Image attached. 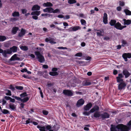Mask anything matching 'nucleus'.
<instances>
[{
  "label": "nucleus",
  "instance_id": "1",
  "mask_svg": "<svg viewBox=\"0 0 131 131\" xmlns=\"http://www.w3.org/2000/svg\"><path fill=\"white\" fill-rule=\"evenodd\" d=\"M130 127L122 124H118L116 126L114 125H111V131H129Z\"/></svg>",
  "mask_w": 131,
  "mask_h": 131
},
{
  "label": "nucleus",
  "instance_id": "2",
  "mask_svg": "<svg viewBox=\"0 0 131 131\" xmlns=\"http://www.w3.org/2000/svg\"><path fill=\"white\" fill-rule=\"evenodd\" d=\"M52 128V126L50 125H47L46 126L47 131L48 130L49 131H57L60 128L59 126L57 124L54 125L52 127L53 129H51Z\"/></svg>",
  "mask_w": 131,
  "mask_h": 131
},
{
  "label": "nucleus",
  "instance_id": "3",
  "mask_svg": "<svg viewBox=\"0 0 131 131\" xmlns=\"http://www.w3.org/2000/svg\"><path fill=\"white\" fill-rule=\"evenodd\" d=\"M35 54L36 56L38 61L40 63H42L45 61L44 56L42 55L40 52L36 51L35 52Z\"/></svg>",
  "mask_w": 131,
  "mask_h": 131
},
{
  "label": "nucleus",
  "instance_id": "4",
  "mask_svg": "<svg viewBox=\"0 0 131 131\" xmlns=\"http://www.w3.org/2000/svg\"><path fill=\"white\" fill-rule=\"evenodd\" d=\"M63 93L65 95L68 96H72L73 95V93L71 90H64L63 91Z\"/></svg>",
  "mask_w": 131,
  "mask_h": 131
},
{
  "label": "nucleus",
  "instance_id": "5",
  "mask_svg": "<svg viewBox=\"0 0 131 131\" xmlns=\"http://www.w3.org/2000/svg\"><path fill=\"white\" fill-rule=\"evenodd\" d=\"M124 77L122 73L118 74V76L116 77L117 82L120 83L121 82H124L122 78Z\"/></svg>",
  "mask_w": 131,
  "mask_h": 131
},
{
  "label": "nucleus",
  "instance_id": "6",
  "mask_svg": "<svg viewBox=\"0 0 131 131\" xmlns=\"http://www.w3.org/2000/svg\"><path fill=\"white\" fill-rule=\"evenodd\" d=\"M54 38L49 37V38H46L45 40V41L46 42H49V43L51 44H55L57 43L56 42L54 41Z\"/></svg>",
  "mask_w": 131,
  "mask_h": 131
},
{
  "label": "nucleus",
  "instance_id": "7",
  "mask_svg": "<svg viewBox=\"0 0 131 131\" xmlns=\"http://www.w3.org/2000/svg\"><path fill=\"white\" fill-rule=\"evenodd\" d=\"M84 103L83 99H81L79 100L76 103V106L78 107H79L82 106Z\"/></svg>",
  "mask_w": 131,
  "mask_h": 131
},
{
  "label": "nucleus",
  "instance_id": "8",
  "mask_svg": "<svg viewBox=\"0 0 131 131\" xmlns=\"http://www.w3.org/2000/svg\"><path fill=\"white\" fill-rule=\"evenodd\" d=\"M126 86V84L124 82H120L118 86V89L119 90H120L124 89Z\"/></svg>",
  "mask_w": 131,
  "mask_h": 131
},
{
  "label": "nucleus",
  "instance_id": "9",
  "mask_svg": "<svg viewBox=\"0 0 131 131\" xmlns=\"http://www.w3.org/2000/svg\"><path fill=\"white\" fill-rule=\"evenodd\" d=\"M3 52L2 53V55L4 57H7V54H10L12 53L11 50L9 49H7L6 50H3Z\"/></svg>",
  "mask_w": 131,
  "mask_h": 131
},
{
  "label": "nucleus",
  "instance_id": "10",
  "mask_svg": "<svg viewBox=\"0 0 131 131\" xmlns=\"http://www.w3.org/2000/svg\"><path fill=\"white\" fill-rule=\"evenodd\" d=\"M101 117L102 119L110 118V115L106 112H104L103 114H101Z\"/></svg>",
  "mask_w": 131,
  "mask_h": 131
},
{
  "label": "nucleus",
  "instance_id": "11",
  "mask_svg": "<svg viewBox=\"0 0 131 131\" xmlns=\"http://www.w3.org/2000/svg\"><path fill=\"white\" fill-rule=\"evenodd\" d=\"M123 73L125 76V78H127L130 75V73L128 72L126 69H124L123 71Z\"/></svg>",
  "mask_w": 131,
  "mask_h": 131
},
{
  "label": "nucleus",
  "instance_id": "12",
  "mask_svg": "<svg viewBox=\"0 0 131 131\" xmlns=\"http://www.w3.org/2000/svg\"><path fill=\"white\" fill-rule=\"evenodd\" d=\"M92 106V104L91 103H90L87 104L84 107V108L85 110L89 111L91 108Z\"/></svg>",
  "mask_w": 131,
  "mask_h": 131
},
{
  "label": "nucleus",
  "instance_id": "13",
  "mask_svg": "<svg viewBox=\"0 0 131 131\" xmlns=\"http://www.w3.org/2000/svg\"><path fill=\"white\" fill-rule=\"evenodd\" d=\"M107 14L106 13H104L103 17V21L104 24H106L107 23Z\"/></svg>",
  "mask_w": 131,
  "mask_h": 131
},
{
  "label": "nucleus",
  "instance_id": "14",
  "mask_svg": "<svg viewBox=\"0 0 131 131\" xmlns=\"http://www.w3.org/2000/svg\"><path fill=\"white\" fill-rule=\"evenodd\" d=\"M26 32V30L23 28H22L20 32L18 34V36L19 37H23L25 34Z\"/></svg>",
  "mask_w": 131,
  "mask_h": 131
},
{
  "label": "nucleus",
  "instance_id": "15",
  "mask_svg": "<svg viewBox=\"0 0 131 131\" xmlns=\"http://www.w3.org/2000/svg\"><path fill=\"white\" fill-rule=\"evenodd\" d=\"M99 107L98 106L95 105L90 110V112L92 113H93L95 111H98L99 110Z\"/></svg>",
  "mask_w": 131,
  "mask_h": 131
},
{
  "label": "nucleus",
  "instance_id": "16",
  "mask_svg": "<svg viewBox=\"0 0 131 131\" xmlns=\"http://www.w3.org/2000/svg\"><path fill=\"white\" fill-rule=\"evenodd\" d=\"M40 7L37 5H34L31 9V10L33 11L37 10H40Z\"/></svg>",
  "mask_w": 131,
  "mask_h": 131
},
{
  "label": "nucleus",
  "instance_id": "17",
  "mask_svg": "<svg viewBox=\"0 0 131 131\" xmlns=\"http://www.w3.org/2000/svg\"><path fill=\"white\" fill-rule=\"evenodd\" d=\"M122 25L119 22L116 23L114 27L117 29L121 30Z\"/></svg>",
  "mask_w": 131,
  "mask_h": 131
},
{
  "label": "nucleus",
  "instance_id": "18",
  "mask_svg": "<svg viewBox=\"0 0 131 131\" xmlns=\"http://www.w3.org/2000/svg\"><path fill=\"white\" fill-rule=\"evenodd\" d=\"M123 21H124V25H129L131 24V20L127 19H123Z\"/></svg>",
  "mask_w": 131,
  "mask_h": 131
},
{
  "label": "nucleus",
  "instance_id": "19",
  "mask_svg": "<svg viewBox=\"0 0 131 131\" xmlns=\"http://www.w3.org/2000/svg\"><path fill=\"white\" fill-rule=\"evenodd\" d=\"M41 125H39L37 126V127L39 129V130L40 131H46V127L45 126H41Z\"/></svg>",
  "mask_w": 131,
  "mask_h": 131
},
{
  "label": "nucleus",
  "instance_id": "20",
  "mask_svg": "<svg viewBox=\"0 0 131 131\" xmlns=\"http://www.w3.org/2000/svg\"><path fill=\"white\" fill-rule=\"evenodd\" d=\"M17 47L16 46H14L10 48L9 50H10L12 52H17Z\"/></svg>",
  "mask_w": 131,
  "mask_h": 131
},
{
  "label": "nucleus",
  "instance_id": "21",
  "mask_svg": "<svg viewBox=\"0 0 131 131\" xmlns=\"http://www.w3.org/2000/svg\"><path fill=\"white\" fill-rule=\"evenodd\" d=\"M9 107L12 110L15 111L16 110V106L13 104L10 103L9 104Z\"/></svg>",
  "mask_w": 131,
  "mask_h": 131
},
{
  "label": "nucleus",
  "instance_id": "22",
  "mask_svg": "<svg viewBox=\"0 0 131 131\" xmlns=\"http://www.w3.org/2000/svg\"><path fill=\"white\" fill-rule=\"evenodd\" d=\"M116 21L115 20L112 19L109 22V24L111 26H114V27L116 23Z\"/></svg>",
  "mask_w": 131,
  "mask_h": 131
},
{
  "label": "nucleus",
  "instance_id": "23",
  "mask_svg": "<svg viewBox=\"0 0 131 131\" xmlns=\"http://www.w3.org/2000/svg\"><path fill=\"white\" fill-rule=\"evenodd\" d=\"M43 6L45 7H52L53 6V4L51 3L47 2L46 3H45L43 4Z\"/></svg>",
  "mask_w": 131,
  "mask_h": 131
},
{
  "label": "nucleus",
  "instance_id": "24",
  "mask_svg": "<svg viewBox=\"0 0 131 131\" xmlns=\"http://www.w3.org/2000/svg\"><path fill=\"white\" fill-rule=\"evenodd\" d=\"M18 28L17 27H14L12 28V32L14 34H16L17 31L18 30Z\"/></svg>",
  "mask_w": 131,
  "mask_h": 131
},
{
  "label": "nucleus",
  "instance_id": "25",
  "mask_svg": "<svg viewBox=\"0 0 131 131\" xmlns=\"http://www.w3.org/2000/svg\"><path fill=\"white\" fill-rule=\"evenodd\" d=\"M40 14V11H35L32 12L31 14V15H36L37 16H39Z\"/></svg>",
  "mask_w": 131,
  "mask_h": 131
},
{
  "label": "nucleus",
  "instance_id": "26",
  "mask_svg": "<svg viewBox=\"0 0 131 131\" xmlns=\"http://www.w3.org/2000/svg\"><path fill=\"white\" fill-rule=\"evenodd\" d=\"M93 116L96 118H99L100 116H101V114H100L99 112H96L94 113Z\"/></svg>",
  "mask_w": 131,
  "mask_h": 131
},
{
  "label": "nucleus",
  "instance_id": "27",
  "mask_svg": "<svg viewBox=\"0 0 131 131\" xmlns=\"http://www.w3.org/2000/svg\"><path fill=\"white\" fill-rule=\"evenodd\" d=\"M20 16L19 13L18 12L15 11L12 14V16L14 17H19Z\"/></svg>",
  "mask_w": 131,
  "mask_h": 131
},
{
  "label": "nucleus",
  "instance_id": "28",
  "mask_svg": "<svg viewBox=\"0 0 131 131\" xmlns=\"http://www.w3.org/2000/svg\"><path fill=\"white\" fill-rule=\"evenodd\" d=\"M122 46L123 47L125 46L126 45L127 46H128V44L126 40H122Z\"/></svg>",
  "mask_w": 131,
  "mask_h": 131
},
{
  "label": "nucleus",
  "instance_id": "29",
  "mask_svg": "<svg viewBox=\"0 0 131 131\" xmlns=\"http://www.w3.org/2000/svg\"><path fill=\"white\" fill-rule=\"evenodd\" d=\"M49 74L52 76H57L58 75V73L56 71H51L49 73Z\"/></svg>",
  "mask_w": 131,
  "mask_h": 131
},
{
  "label": "nucleus",
  "instance_id": "30",
  "mask_svg": "<svg viewBox=\"0 0 131 131\" xmlns=\"http://www.w3.org/2000/svg\"><path fill=\"white\" fill-rule=\"evenodd\" d=\"M29 99V98L28 97H24L23 99H21V102L23 103H25Z\"/></svg>",
  "mask_w": 131,
  "mask_h": 131
},
{
  "label": "nucleus",
  "instance_id": "31",
  "mask_svg": "<svg viewBox=\"0 0 131 131\" xmlns=\"http://www.w3.org/2000/svg\"><path fill=\"white\" fill-rule=\"evenodd\" d=\"M124 12L125 13L126 15H131V12L127 9H125L124 10Z\"/></svg>",
  "mask_w": 131,
  "mask_h": 131
},
{
  "label": "nucleus",
  "instance_id": "32",
  "mask_svg": "<svg viewBox=\"0 0 131 131\" xmlns=\"http://www.w3.org/2000/svg\"><path fill=\"white\" fill-rule=\"evenodd\" d=\"M127 53H125L122 55V57L124 59L125 61H128L127 57Z\"/></svg>",
  "mask_w": 131,
  "mask_h": 131
},
{
  "label": "nucleus",
  "instance_id": "33",
  "mask_svg": "<svg viewBox=\"0 0 131 131\" xmlns=\"http://www.w3.org/2000/svg\"><path fill=\"white\" fill-rule=\"evenodd\" d=\"M21 49L24 51H26L28 49V48L26 46H21L20 47Z\"/></svg>",
  "mask_w": 131,
  "mask_h": 131
},
{
  "label": "nucleus",
  "instance_id": "34",
  "mask_svg": "<svg viewBox=\"0 0 131 131\" xmlns=\"http://www.w3.org/2000/svg\"><path fill=\"white\" fill-rule=\"evenodd\" d=\"M72 27L73 31H75L78 30L79 29H81L80 27L79 26H76L73 27Z\"/></svg>",
  "mask_w": 131,
  "mask_h": 131
},
{
  "label": "nucleus",
  "instance_id": "35",
  "mask_svg": "<svg viewBox=\"0 0 131 131\" xmlns=\"http://www.w3.org/2000/svg\"><path fill=\"white\" fill-rule=\"evenodd\" d=\"M17 55L16 54H15L13 55L10 59V61H15L16 60Z\"/></svg>",
  "mask_w": 131,
  "mask_h": 131
},
{
  "label": "nucleus",
  "instance_id": "36",
  "mask_svg": "<svg viewBox=\"0 0 131 131\" xmlns=\"http://www.w3.org/2000/svg\"><path fill=\"white\" fill-rule=\"evenodd\" d=\"M91 84L90 82L87 81L83 82V84L85 86L90 85Z\"/></svg>",
  "mask_w": 131,
  "mask_h": 131
},
{
  "label": "nucleus",
  "instance_id": "37",
  "mask_svg": "<svg viewBox=\"0 0 131 131\" xmlns=\"http://www.w3.org/2000/svg\"><path fill=\"white\" fill-rule=\"evenodd\" d=\"M6 39V37L4 36H0V41H3Z\"/></svg>",
  "mask_w": 131,
  "mask_h": 131
},
{
  "label": "nucleus",
  "instance_id": "38",
  "mask_svg": "<svg viewBox=\"0 0 131 131\" xmlns=\"http://www.w3.org/2000/svg\"><path fill=\"white\" fill-rule=\"evenodd\" d=\"M85 127H84V129L86 131H89V129L88 127H90V125L89 124L86 125H85Z\"/></svg>",
  "mask_w": 131,
  "mask_h": 131
},
{
  "label": "nucleus",
  "instance_id": "39",
  "mask_svg": "<svg viewBox=\"0 0 131 131\" xmlns=\"http://www.w3.org/2000/svg\"><path fill=\"white\" fill-rule=\"evenodd\" d=\"M1 112L4 114H9L10 113L9 111L6 109H3Z\"/></svg>",
  "mask_w": 131,
  "mask_h": 131
},
{
  "label": "nucleus",
  "instance_id": "40",
  "mask_svg": "<svg viewBox=\"0 0 131 131\" xmlns=\"http://www.w3.org/2000/svg\"><path fill=\"white\" fill-rule=\"evenodd\" d=\"M27 94L26 92H24L23 93L21 94L20 95V96L21 98L24 97L25 96H27Z\"/></svg>",
  "mask_w": 131,
  "mask_h": 131
},
{
  "label": "nucleus",
  "instance_id": "41",
  "mask_svg": "<svg viewBox=\"0 0 131 131\" xmlns=\"http://www.w3.org/2000/svg\"><path fill=\"white\" fill-rule=\"evenodd\" d=\"M5 91H7V93H6L5 94L6 95L10 96L12 94L10 90L7 89H6Z\"/></svg>",
  "mask_w": 131,
  "mask_h": 131
},
{
  "label": "nucleus",
  "instance_id": "42",
  "mask_svg": "<svg viewBox=\"0 0 131 131\" xmlns=\"http://www.w3.org/2000/svg\"><path fill=\"white\" fill-rule=\"evenodd\" d=\"M68 2L69 4H71L76 3L77 1L75 0H69Z\"/></svg>",
  "mask_w": 131,
  "mask_h": 131
},
{
  "label": "nucleus",
  "instance_id": "43",
  "mask_svg": "<svg viewBox=\"0 0 131 131\" xmlns=\"http://www.w3.org/2000/svg\"><path fill=\"white\" fill-rule=\"evenodd\" d=\"M53 8L51 7H48V12L50 13H53Z\"/></svg>",
  "mask_w": 131,
  "mask_h": 131
},
{
  "label": "nucleus",
  "instance_id": "44",
  "mask_svg": "<svg viewBox=\"0 0 131 131\" xmlns=\"http://www.w3.org/2000/svg\"><path fill=\"white\" fill-rule=\"evenodd\" d=\"M80 21L82 25H85L86 24V22L85 20L84 19H81Z\"/></svg>",
  "mask_w": 131,
  "mask_h": 131
},
{
  "label": "nucleus",
  "instance_id": "45",
  "mask_svg": "<svg viewBox=\"0 0 131 131\" xmlns=\"http://www.w3.org/2000/svg\"><path fill=\"white\" fill-rule=\"evenodd\" d=\"M15 88L17 89L20 90H22L24 88L23 87L21 86H16Z\"/></svg>",
  "mask_w": 131,
  "mask_h": 131
},
{
  "label": "nucleus",
  "instance_id": "46",
  "mask_svg": "<svg viewBox=\"0 0 131 131\" xmlns=\"http://www.w3.org/2000/svg\"><path fill=\"white\" fill-rule=\"evenodd\" d=\"M12 97L15 98L16 100H17L20 101H21V98L20 97H18L16 96H15L14 95H13L12 96Z\"/></svg>",
  "mask_w": 131,
  "mask_h": 131
},
{
  "label": "nucleus",
  "instance_id": "47",
  "mask_svg": "<svg viewBox=\"0 0 131 131\" xmlns=\"http://www.w3.org/2000/svg\"><path fill=\"white\" fill-rule=\"evenodd\" d=\"M60 12V10L58 9H56L55 10L53 9V13H59Z\"/></svg>",
  "mask_w": 131,
  "mask_h": 131
},
{
  "label": "nucleus",
  "instance_id": "48",
  "mask_svg": "<svg viewBox=\"0 0 131 131\" xmlns=\"http://www.w3.org/2000/svg\"><path fill=\"white\" fill-rule=\"evenodd\" d=\"M9 89H11L12 91H14L15 90V88L13 86V85L12 84L10 85Z\"/></svg>",
  "mask_w": 131,
  "mask_h": 131
},
{
  "label": "nucleus",
  "instance_id": "49",
  "mask_svg": "<svg viewBox=\"0 0 131 131\" xmlns=\"http://www.w3.org/2000/svg\"><path fill=\"white\" fill-rule=\"evenodd\" d=\"M82 55V53L81 52H78L75 54V56L81 57Z\"/></svg>",
  "mask_w": 131,
  "mask_h": 131
},
{
  "label": "nucleus",
  "instance_id": "50",
  "mask_svg": "<svg viewBox=\"0 0 131 131\" xmlns=\"http://www.w3.org/2000/svg\"><path fill=\"white\" fill-rule=\"evenodd\" d=\"M17 20V19L14 17L11 18L10 19V21L12 22L16 21Z\"/></svg>",
  "mask_w": 131,
  "mask_h": 131
},
{
  "label": "nucleus",
  "instance_id": "51",
  "mask_svg": "<svg viewBox=\"0 0 131 131\" xmlns=\"http://www.w3.org/2000/svg\"><path fill=\"white\" fill-rule=\"evenodd\" d=\"M42 113L43 114L45 115H47L48 113V111L45 110H43Z\"/></svg>",
  "mask_w": 131,
  "mask_h": 131
},
{
  "label": "nucleus",
  "instance_id": "52",
  "mask_svg": "<svg viewBox=\"0 0 131 131\" xmlns=\"http://www.w3.org/2000/svg\"><path fill=\"white\" fill-rule=\"evenodd\" d=\"M21 11L22 13L23 14H26L27 11V10L26 9H22Z\"/></svg>",
  "mask_w": 131,
  "mask_h": 131
},
{
  "label": "nucleus",
  "instance_id": "53",
  "mask_svg": "<svg viewBox=\"0 0 131 131\" xmlns=\"http://www.w3.org/2000/svg\"><path fill=\"white\" fill-rule=\"evenodd\" d=\"M92 113L91 112H90V111L88 112H84L83 113V114L85 115L88 116L90 114Z\"/></svg>",
  "mask_w": 131,
  "mask_h": 131
},
{
  "label": "nucleus",
  "instance_id": "54",
  "mask_svg": "<svg viewBox=\"0 0 131 131\" xmlns=\"http://www.w3.org/2000/svg\"><path fill=\"white\" fill-rule=\"evenodd\" d=\"M119 5L121 6H124L125 5V3L123 2L119 1Z\"/></svg>",
  "mask_w": 131,
  "mask_h": 131
},
{
  "label": "nucleus",
  "instance_id": "55",
  "mask_svg": "<svg viewBox=\"0 0 131 131\" xmlns=\"http://www.w3.org/2000/svg\"><path fill=\"white\" fill-rule=\"evenodd\" d=\"M118 73L116 69H114L113 71V73L114 75H116Z\"/></svg>",
  "mask_w": 131,
  "mask_h": 131
},
{
  "label": "nucleus",
  "instance_id": "56",
  "mask_svg": "<svg viewBox=\"0 0 131 131\" xmlns=\"http://www.w3.org/2000/svg\"><path fill=\"white\" fill-rule=\"evenodd\" d=\"M4 98L6 100H10V99L11 97L9 96H5L4 97Z\"/></svg>",
  "mask_w": 131,
  "mask_h": 131
},
{
  "label": "nucleus",
  "instance_id": "57",
  "mask_svg": "<svg viewBox=\"0 0 131 131\" xmlns=\"http://www.w3.org/2000/svg\"><path fill=\"white\" fill-rule=\"evenodd\" d=\"M57 48L59 49H67V48L66 47H58Z\"/></svg>",
  "mask_w": 131,
  "mask_h": 131
},
{
  "label": "nucleus",
  "instance_id": "58",
  "mask_svg": "<svg viewBox=\"0 0 131 131\" xmlns=\"http://www.w3.org/2000/svg\"><path fill=\"white\" fill-rule=\"evenodd\" d=\"M53 84L51 83H47V86L49 89V88L53 86Z\"/></svg>",
  "mask_w": 131,
  "mask_h": 131
},
{
  "label": "nucleus",
  "instance_id": "59",
  "mask_svg": "<svg viewBox=\"0 0 131 131\" xmlns=\"http://www.w3.org/2000/svg\"><path fill=\"white\" fill-rule=\"evenodd\" d=\"M20 71L22 73H24V72H26L27 71V70L26 68H24L21 70H20Z\"/></svg>",
  "mask_w": 131,
  "mask_h": 131
},
{
  "label": "nucleus",
  "instance_id": "60",
  "mask_svg": "<svg viewBox=\"0 0 131 131\" xmlns=\"http://www.w3.org/2000/svg\"><path fill=\"white\" fill-rule=\"evenodd\" d=\"M42 67L44 69H47L48 68V65L47 64H44L43 65Z\"/></svg>",
  "mask_w": 131,
  "mask_h": 131
},
{
  "label": "nucleus",
  "instance_id": "61",
  "mask_svg": "<svg viewBox=\"0 0 131 131\" xmlns=\"http://www.w3.org/2000/svg\"><path fill=\"white\" fill-rule=\"evenodd\" d=\"M72 29H73L72 27H70V28H69L67 29V30L69 32H71V31H73Z\"/></svg>",
  "mask_w": 131,
  "mask_h": 131
},
{
  "label": "nucleus",
  "instance_id": "62",
  "mask_svg": "<svg viewBox=\"0 0 131 131\" xmlns=\"http://www.w3.org/2000/svg\"><path fill=\"white\" fill-rule=\"evenodd\" d=\"M32 18L35 20H37L38 19V17L36 16H32Z\"/></svg>",
  "mask_w": 131,
  "mask_h": 131
},
{
  "label": "nucleus",
  "instance_id": "63",
  "mask_svg": "<svg viewBox=\"0 0 131 131\" xmlns=\"http://www.w3.org/2000/svg\"><path fill=\"white\" fill-rule=\"evenodd\" d=\"M127 58H131V53H127Z\"/></svg>",
  "mask_w": 131,
  "mask_h": 131
},
{
  "label": "nucleus",
  "instance_id": "64",
  "mask_svg": "<svg viewBox=\"0 0 131 131\" xmlns=\"http://www.w3.org/2000/svg\"><path fill=\"white\" fill-rule=\"evenodd\" d=\"M25 105L23 103H21L20 104V106L22 108H24V106Z\"/></svg>",
  "mask_w": 131,
  "mask_h": 131
}]
</instances>
